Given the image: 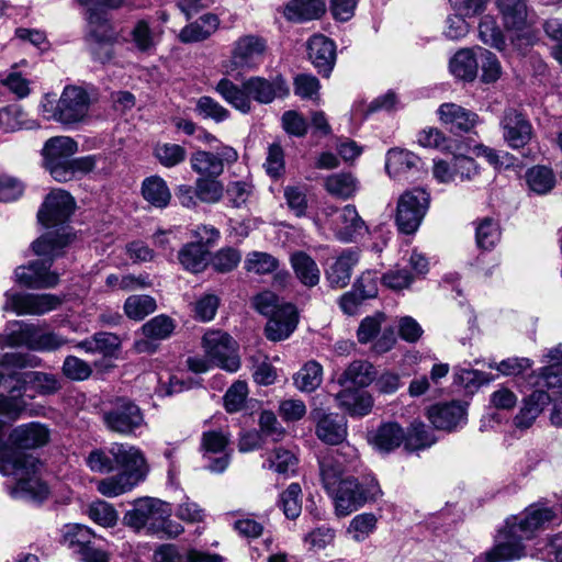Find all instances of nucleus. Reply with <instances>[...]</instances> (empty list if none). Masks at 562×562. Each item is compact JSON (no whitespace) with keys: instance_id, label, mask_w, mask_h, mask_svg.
<instances>
[{"instance_id":"37","label":"nucleus","mask_w":562,"mask_h":562,"mask_svg":"<svg viewBox=\"0 0 562 562\" xmlns=\"http://www.w3.org/2000/svg\"><path fill=\"white\" fill-rule=\"evenodd\" d=\"M93 531L80 524H68L63 529V542L68 548L83 555L92 549Z\"/></svg>"},{"instance_id":"44","label":"nucleus","mask_w":562,"mask_h":562,"mask_svg":"<svg viewBox=\"0 0 562 562\" xmlns=\"http://www.w3.org/2000/svg\"><path fill=\"white\" fill-rule=\"evenodd\" d=\"M325 188L329 194L347 200L357 192L358 180L348 172L334 173L326 178Z\"/></svg>"},{"instance_id":"25","label":"nucleus","mask_w":562,"mask_h":562,"mask_svg":"<svg viewBox=\"0 0 562 562\" xmlns=\"http://www.w3.org/2000/svg\"><path fill=\"white\" fill-rule=\"evenodd\" d=\"M40 366V359L30 353L8 352L0 358V387L9 393V389L15 384L12 376L18 373L15 369L35 368Z\"/></svg>"},{"instance_id":"40","label":"nucleus","mask_w":562,"mask_h":562,"mask_svg":"<svg viewBox=\"0 0 562 562\" xmlns=\"http://www.w3.org/2000/svg\"><path fill=\"white\" fill-rule=\"evenodd\" d=\"M324 11V0H291L284 9V15L290 21L303 22L319 18Z\"/></svg>"},{"instance_id":"23","label":"nucleus","mask_w":562,"mask_h":562,"mask_svg":"<svg viewBox=\"0 0 562 562\" xmlns=\"http://www.w3.org/2000/svg\"><path fill=\"white\" fill-rule=\"evenodd\" d=\"M308 57L318 72L328 76L336 60V46L324 35H313L307 43Z\"/></svg>"},{"instance_id":"20","label":"nucleus","mask_w":562,"mask_h":562,"mask_svg":"<svg viewBox=\"0 0 562 562\" xmlns=\"http://www.w3.org/2000/svg\"><path fill=\"white\" fill-rule=\"evenodd\" d=\"M501 124L504 138L512 148L524 147L531 139L532 127L517 110H506Z\"/></svg>"},{"instance_id":"1","label":"nucleus","mask_w":562,"mask_h":562,"mask_svg":"<svg viewBox=\"0 0 562 562\" xmlns=\"http://www.w3.org/2000/svg\"><path fill=\"white\" fill-rule=\"evenodd\" d=\"M74 210L75 200L67 191L56 189L47 194L37 217L48 231L32 243V249L36 256L63 254V249L72 239L66 223Z\"/></svg>"},{"instance_id":"22","label":"nucleus","mask_w":562,"mask_h":562,"mask_svg":"<svg viewBox=\"0 0 562 562\" xmlns=\"http://www.w3.org/2000/svg\"><path fill=\"white\" fill-rule=\"evenodd\" d=\"M229 442V435L222 430H210L205 431L202 436L201 447L206 454L222 453L220 457L212 459L207 469L214 473H222L226 470L229 464V454L225 452V449Z\"/></svg>"},{"instance_id":"11","label":"nucleus","mask_w":562,"mask_h":562,"mask_svg":"<svg viewBox=\"0 0 562 562\" xmlns=\"http://www.w3.org/2000/svg\"><path fill=\"white\" fill-rule=\"evenodd\" d=\"M238 159L235 148L223 145L216 153L196 150L191 155L190 165L194 172L204 178H217L224 171L225 166L234 164Z\"/></svg>"},{"instance_id":"30","label":"nucleus","mask_w":562,"mask_h":562,"mask_svg":"<svg viewBox=\"0 0 562 562\" xmlns=\"http://www.w3.org/2000/svg\"><path fill=\"white\" fill-rule=\"evenodd\" d=\"M359 258L353 250H345L326 270V279L330 286L341 289L348 285L352 268Z\"/></svg>"},{"instance_id":"61","label":"nucleus","mask_w":562,"mask_h":562,"mask_svg":"<svg viewBox=\"0 0 562 562\" xmlns=\"http://www.w3.org/2000/svg\"><path fill=\"white\" fill-rule=\"evenodd\" d=\"M175 329L173 321L166 315H158L142 326L143 335L151 340L168 338Z\"/></svg>"},{"instance_id":"39","label":"nucleus","mask_w":562,"mask_h":562,"mask_svg":"<svg viewBox=\"0 0 562 562\" xmlns=\"http://www.w3.org/2000/svg\"><path fill=\"white\" fill-rule=\"evenodd\" d=\"M215 91L228 104L241 113H249L251 111V101L248 98L244 85L238 87L229 79L223 78L216 83Z\"/></svg>"},{"instance_id":"52","label":"nucleus","mask_w":562,"mask_h":562,"mask_svg":"<svg viewBox=\"0 0 562 562\" xmlns=\"http://www.w3.org/2000/svg\"><path fill=\"white\" fill-rule=\"evenodd\" d=\"M105 284L112 290L132 292L149 288L151 282L148 274H115L111 273L105 279Z\"/></svg>"},{"instance_id":"28","label":"nucleus","mask_w":562,"mask_h":562,"mask_svg":"<svg viewBox=\"0 0 562 562\" xmlns=\"http://www.w3.org/2000/svg\"><path fill=\"white\" fill-rule=\"evenodd\" d=\"M507 31L522 32L528 29L526 0H496Z\"/></svg>"},{"instance_id":"21","label":"nucleus","mask_w":562,"mask_h":562,"mask_svg":"<svg viewBox=\"0 0 562 562\" xmlns=\"http://www.w3.org/2000/svg\"><path fill=\"white\" fill-rule=\"evenodd\" d=\"M550 402L551 397L546 391H533L522 400L518 413L513 418L514 427L520 431L529 429Z\"/></svg>"},{"instance_id":"32","label":"nucleus","mask_w":562,"mask_h":562,"mask_svg":"<svg viewBox=\"0 0 562 562\" xmlns=\"http://www.w3.org/2000/svg\"><path fill=\"white\" fill-rule=\"evenodd\" d=\"M450 72L458 79L472 81L479 70L477 46L458 50L449 63Z\"/></svg>"},{"instance_id":"29","label":"nucleus","mask_w":562,"mask_h":562,"mask_svg":"<svg viewBox=\"0 0 562 562\" xmlns=\"http://www.w3.org/2000/svg\"><path fill=\"white\" fill-rule=\"evenodd\" d=\"M220 26V19L214 13H205L182 27L178 38L182 43H196L209 38Z\"/></svg>"},{"instance_id":"14","label":"nucleus","mask_w":562,"mask_h":562,"mask_svg":"<svg viewBox=\"0 0 562 562\" xmlns=\"http://www.w3.org/2000/svg\"><path fill=\"white\" fill-rule=\"evenodd\" d=\"M524 540L517 532H512V528L505 522L503 529L496 537L495 546L481 554L477 560L483 562H508L520 559L525 555Z\"/></svg>"},{"instance_id":"16","label":"nucleus","mask_w":562,"mask_h":562,"mask_svg":"<svg viewBox=\"0 0 562 562\" xmlns=\"http://www.w3.org/2000/svg\"><path fill=\"white\" fill-rule=\"evenodd\" d=\"M429 422L440 430L452 431L467 424V407L458 401L432 405L428 412Z\"/></svg>"},{"instance_id":"31","label":"nucleus","mask_w":562,"mask_h":562,"mask_svg":"<svg viewBox=\"0 0 562 562\" xmlns=\"http://www.w3.org/2000/svg\"><path fill=\"white\" fill-rule=\"evenodd\" d=\"M336 400L338 405L353 417L368 415L373 406L372 396L368 392L350 387L339 392Z\"/></svg>"},{"instance_id":"48","label":"nucleus","mask_w":562,"mask_h":562,"mask_svg":"<svg viewBox=\"0 0 562 562\" xmlns=\"http://www.w3.org/2000/svg\"><path fill=\"white\" fill-rule=\"evenodd\" d=\"M434 432L422 422L411 424L408 431L405 432V449L416 451L429 448L436 442Z\"/></svg>"},{"instance_id":"10","label":"nucleus","mask_w":562,"mask_h":562,"mask_svg":"<svg viewBox=\"0 0 562 562\" xmlns=\"http://www.w3.org/2000/svg\"><path fill=\"white\" fill-rule=\"evenodd\" d=\"M29 262L26 266H20L14 270L15 282L30 289H52L59 282V274L52 271L50 267L57 256H42Z\"/></svg>"},{"instance_id":"64","label":"nucleus","mask_w":562,"mask_h":562,"mask_svg":"<svg viewBox=\"0 0 562 562\" xmlns=\"http://www.w3.org/2000/svg\"><path fill=\"white\" fill-rule=\"evenodd\" d=\"M224 187L215 178L201 177L195 182V195L202 202L216 203L222 199Z\"/></svg>"},{"instance_id":"7","label":"nucleus","mask_w":562,"mask_h":562,"mask_svg":"<svg viewBox=\"0 0 562 562\" xmlns=\"http://www.w3.org/2000/svg\"><path fill=\"white\" fill-rule=\"evenodd\" d=\"M202 342L205 355L217 367L228 372L240 368L237 344L227 333L210 330L204 334Z\"/></svg>"},{"instance_id":"2","label":"nucleus","mask_w":562,"mask_h":562,"mask_svg":"<svg viewBox=\"0 0 562 562\" xmlns=\"http://www.w3.org/2000/svg\"><path fill=\"white\" fill-rule=\"evenodd\" d=\"M319 227H328L336 239L342 243H355L368 233L366 222L352 204L344 207L324 206L315 220Z\"/></svg>"},{"instance_id":"38","label":"nucleus","mask_w":562,"mask_h":562,"mask_svg":"<svg viewBox=\"0 0 562 562\" xmlns=\"http://www.w3.org/2000/svg\"><path fill=\"white\" fill-rule=\"evenodd\" d=\"M420 159L414 153L393 148L386 154L385 170L390 177L396 178L411 170L417 169Z\"/></svg>"},{"instance_id":"13","label":"nucleus","mask_w":562,"mask_h":562,"mask_svg":"<svg viewBox=\"0 0 562 562\" xmlns=\"http://www.w3.org/2000/svg\"><path fill=\"white\" fill-rule=\"evenodd\" d=\"M90 97L77 86H67L59 97V123L71 125L82 122L89 113Z\"/></svg>"},{"instance_id":"45","label":"nucleus","mask_w":562,"mask_h":562,"mask_svg":"<svg viewBox=\"0 0 562 562\" xmlns=\"http://www.w3.org/2000/svg\"><path fill=\"white\" fill-rule=\"evenodd\" d=\"M479 37L495 49L503 50L506 46L505 36L494 15L485 14L479 23Z\"/></svg>"},{"instance_id":"51","label":"nucleus","mask_w":562,"mask_h":562,"mask_svg":"<svg viewBox=\"0 0 562 562\" xmlns=\"http://www.w3.org/2000/svg\"><path fill=\"white\" fill-rule=\"evenodd\" d=\"M13 327L8 334L0 335L1 347H20L25 346L32 349V344L35 335V325L14 323Z\"/></svg>"},{"instance_id":"46","label":"nucleus","mask_w":562,"mask_h":562,"mask_svg":"<svg viewBox=\"0 0 562 562\" xmlns=\"http://www.w3.org/2000/svg\"><path fill=\"white\" fill-rule=\"evenodd\" d=\"M338 458L326 456L318 461L321 480L329 495L334 493L341 481H345V479H342V474L346 469L342 468L341 464H338Z\"/></svg>"},{"instance_id":"6","label":"nucleus","mask_w":562,"mask_h":562,"mask_svg":"<svg viewBox=\"0 0 562 562\" xmlns=\"http://www.w3.org/2000/svg\"><path fill=\"white\" fill-rule=\"evenodd\" d=\"M429 206V193L420 188L405 191L397 201L395 222L404 234L415 233Z\"/></svg>"},{"instance_id":"62","label":"nucleus","mask_w":562,"mask_h":562,"mask_svg":"<svg viewBox=\"0 0 562 562\" xmlns=\"http://www.w3.org/2000/svg\"><path fill=\"white\" fill-rule=\"evenodd\" d=\"M195 112L203 119H211L216 123L224 122L229 117V111L207 95L196 100Z\"/></svg>"},{"instance_id":"34","label":"nucleus","mask_w":562,"mask_h":562,"mask_svg":"<svg viewBox=\"0 0 562 562\" xmlns=\"http://www.w3.org/2000/svg\"><path fill=\"white\" fill-rule=\"evenodd\" d=\"M370 442L380 452L389 453L405 445V431L397 423H385L372 434Z\"/></svg>"},{"instance_id":"26","label":"nucleus","mask_w":562,"mask_h":562,"mask_svg":"<svg viewBox=\"0 0 562 562\" xmlns=\"http://www.w3.org/2000/svg\"><path fill=\"white\" fill-rule=\"evenodd\" d=\"M439 120L451 132H469L477 123V115L456 103H443L438 109Z\"/></svg>"},{"instance_id":"8","label":"nucleus","mask_w":562,"mask_h":562,"mask_svg":"<svg viewBox=\"0 0 562 562\" xmlns=\"http://www.w3.org/2000/svg\"><path fill=\"white\" fill-rule=\"evenodd\" d=\"M3 311H12L18 315H43L56 310L61 299L55 294L21 293L7 291L4 293Z\"/></svg>"},{"instance_id":"24","label":"nucleus","mask_w":562,"mask_h":562,"mask_svg":"<svg viewBox=\"0 0 562 562\" xmlns=\"http://www.w3.org/2000/svg\"><path fill=\"white\" fill-rule=\"evenodd\" d=\"M316 436L328 445H339L347 436V423L344 417L335 414L315 413Z\"/></svg>"},{"instance_id":"56","label":"nucleus","mask_w":562,"mask_h":562,"mask_svg":"<svg viewBox=\"0 0 562 562\" xmlns=\"http://www.w3.org/2000/svg\"><path fill=\"white\" fill-rule=\"evenodd\" d=\"M267 462L268 469L273 470L274 472L282 475L294 473L297 465V459L295 454L292 451L282 448L274 449L269 454ZM263 467L266 468V464H263Z\"/></svg>"},{"instance_id":"33","label":"nucleus","mask_w":562,"mask_h":562,"mask_svg":"<svg viewBox=\"0 0 562 562\" xmlns=\"http://www.w3.org/2000/svg\"><path fill=\"white\" fill-rule=\"evenodd\" d=\"M290 265L296 279L307 288H314L321 279V271L316 261L305 251L297 250L291 254Z\"/></svg>"},{"instance_id":"60","label":"nucleus","mask_w":562,"mask_h":562,"mask_svg":"<svg viewBox=\"0 0 562 562\" xmlns=\"http://www.w3.org/2000/svg\"><path fill=\"white\" fill-rule=\"evenodd\" d=\"M91 520L102 527H113L117 522V512L110 503L98 499L92 502L87 510Z\"/></svg>"},{"instance_id":"55","label":"nucleus","mask_w":562,"mask_h":562,"mask_svg":"<svg viewBox=\"0 0 562 562\" xmlns=\"http://www.w3.org/2000/svg\"><path fill=\"white\" fill-rule=\"evenodd\" d=\"M156 159L166 168H172L187 158V150L183 146L172 143H158L154 148Z\"/></svg>"},{"instance_id":"19","label":"nucleus","mask_w":562,"mask_h":562,"mask_svg":"<svg viewBox=\"0 0 562 562\" xmlns=\"http://www.w3.org/2000/svg\"><path fill=\"white\" fill-rule=\"evenodd\" d=\"M244 87L249 100L258 103L268 104L276 98H282L289 93L285 81L281 77L268 80L262 77H251L244 81Z\"/></svg>"},{"instance_id":"12","label":"nucleus","mask_w":562,"mask_h":562,"mask_svg":"<svg viewBox=\"0 0 562 562\" xmlns=\"http://www.w3.org/2000/svg\"><path fill=\"white\" fill-rule=\"evenodd\" d=\"M555 516L552 508L532 504L520 515L507 518L506 524L512 528V532H517L525 541L533 538L536 532L543 529Z\"/></svg>"},{"instance_id":"63","label":"nucleus","mask_w":562,"mask_h":562,"mask_svg":"<svg viewBox=\"0 0 562 562\" xmlns=\"http://www.w3.org/2000/svg\"><path fill=\"white\" fill-rule=\"evenodd\" d=\"M61 372L67 379L79 382L88 380L93 370L87 361L76 356H67L63 362Z\"/></svg>"},{"instance_id":"54","label":"nucleus","mask_w":562,"mask_h":562,"mask_svg":"<svg viewBox=\"0 0 562 562\" xmlns=\"http://www.w3.org/2000/svg\"><path fill=\"white\" fill-rule=\"evenodd\" d=\"M244 268L250 273L268 274L279 268V260L268 252L251 251L244 261Z\"/></svg>"},{"instance_id":"57","label":"nucleus","mask_w":562,"mask_h":562,"mask_svg":"<svg viewBox=\"0 0 562 562\" xmlns=\"http://www.w3.org/2000/svg\"><path fill=\"white\" fill-rule=\"evenodd\" d=\"M302 488L299 483H291L280 495L279 506L289 519H296L302 510Z\"/></svg>"},{"instance_id":"43","label":"nucleus","mask_w":562,"mask_h":562,"mask_svg":"<svg viewBox=\"0 0 562 562\" xmlns=\"http://www.w3.org/2000/svg\"><path fill=\"white\" fill-rule=\"evenodd\" d=\"M142 193L148 203L159 209L166 207L171 199L166 181L158 176H151L143 181Z\"/></svg>"},{"instance_id":"41","label":"nucleus","mask_w":562,"mask_h":562,"mask_svg":"<svg viewBox=\"0 0 562 562\" xmlns=\"http://www.w3.org/2000/svg\"><path fill=\"white\" fill-rule=\"evenodd\" d=\"M78 150V144L69 136L49 138L43 147L44 164L70 159Z\"/></svg>"},{"instance_id":"42","label":"nucleus","mask_w":562,"mask_h":562,"mask_svg":"<svg viewBox=\"0 0 562 562\" xmlns=\"http://www.w3.org/2000/svg\"><path fill=\"white\" fill-rule=\"evenodd\" d=\"M210 250L199 243H189L179 251L178 259L182 267L198 273L205 269L209 262Z\"/></svg>"},{"instance_id":"50","label":"nucleus","mask_w":562,"mask_h":562,"mask_svg":"<svg viewBox=\"0 0 562 562\" xmlns=\"http://www.w3.org/2000/svg\"><path fill=\"white\" fill-rule=\"evenodd\" d=\"M157 304L149 295H130L123 305L125 315L133 321H142L156 311Z\"/></svg>"},{"instance_id":"35","label":"nucleus","mask_w":562,"mask_h":562,"mask_svg":"<svg viewBox=\"0 0 562 562\" xmlns=\"http://www.w3.org/2000/svg\"><path fill=\"white\" fill-rule=\"evenodd\" d=\"M154 562H222L218 554H209L196 550H190L182 555L173 544L159 546L153 555Z\"/></svg>"},{"instance_id":"36","label":"nucleus","mask_w":562,"mask_h":562,"mask_svg":"<svg viewBox=\"0 0 562 562\" xmlns=\"http://www.w3.org/2000/svg\"><path fill=\"white\" fill-rule=\"evenodd\" d=\"M375 378V370L372 363L366 360L352 361L338 379L341 386L366 387Z\"/></svg>"},{"instance_id":"59","label":"nucleus","mask_w":562,"mask_h":562,"mask_svg":"<svg viewBox=\"0 0 562 562\" xmlns=\"http://www.w3.org/2000/svg\"><path fill=\"white\" fill-rule=\"evenodd\" d=\"M378 519L374 514L363 513L357 515L350 521L348 533L357 542H362L369 538L376 529Z\"/></svg>"},{"instance_id":"15","label":"nucleus","mask_w":562,"mask_h":562,"mask_svg":"<svg viewBox=\"0 0 562 562\" xmlns=\"http://www.w3.org/2000/svg\"><path fill=\"white\" fill-rule=\"evenodd\" d=\"M265 49L266 43L258 36L245 35L238 38L232 49V70L255 68L261 63Z\"/></svg>"},{"instance_id":"9","label":"nucleus","mask_w":562,"mask_h":562,"mask_svg":"<svg viewBox=\"0 0 562 562\" xmlns=\"http://www.w3.org/2000/svg\"><path fill=\"white\" fill-rule=\"evenodd\" d=\"M171 508L168 503L157 498L146 497L138 499L134 507L124 515V524L136 530L147 528L156 531L158 521L170 516Z\"/></svg>"},{"instance_id":"49","label":"nucleus","mask_w":562,"mask_h":562,"mask_svg":"<svg viewBox=\"0 0 562 562\" xmlns=\"http://www.w3.org/2000/svg\"><path fill=\"white\" fill-rule=\"evenodd\" d=\"M323 381V367L314 360L306 362L294 375L295 386L303 392L316 390Z\"/></svg>"},{"instance_id":"18","label":"nucleus","mask_w":562,"mask_h":562,"mask_svg":"<svg viewBox=\"0 0 562 562\" xmlns=\"http://www.w3.org/2000/svg\"><path fill=\"white\" fill-rule=\"evenodd\" d=\"M297 323L296 307L290 303H282L279 312L269 317L265 328L266 336L271 341L284 340L295 330Z\"/></svg>"},{"instance_id":"53","label":"nucleus","mask_w":562,"mask_h":562,"mask_svg":"<svg viewBox=\"0 0 562 562\" xmlns=\"http://www.w3.org/2000/svg\"><path fill=\"white\" fill-rule=\"evenodd\" d=\"M527 183L537 194H546L550 192L555 184L553 171L544 166H536L530 168L526 175Z\"/></svg>"},{"instance_id":"17","label":"nucleus","mask_w":562,"mask_h":562,"mask_svg":"<svg viewBox=\"0 0 562 562\" xmlns=\"http://www.w3.org/2000/svg\"><path fill=\"white\" fill-rule=\"evenodd\" d=\"M144 475L145 467L122 468L119 474L100 480L97 491L105 497H116L132 491Z\"/></svg>"},{"instance_id":"27","label":"nucleus","mask_w":562,"mask_h":562,"mask_svg":"<svg viewBox=\"0 0 562 562\" xmlns=\"http://www.w3.org/2000/svg\"><path fill=\"white\" fill-rule=\"evenodd\" d=\"M86 20L88 23L86 41L117 42V33L104 10L88 9Z\"/></svg>"},{"instance_id":"4","label":"nucleus","mask_w":562,"mask_h":562,"mask_svg":"<svg viewBox=\"0 0 562 562\" xmlns=\"http://www.w3.org/2000/svg\"><path fill=\"white\" fill-rule=\"evenodd\" d=\"M87 465L92 472L110 473L116 468L145 467V458L139 449L124 443L92 450L87 457Z\"/></svg>"},{"instance_id":"5","label":"nucleus","mask_w":562,"mask_h":562,"mask_svg":"<svg viewBox=\"0 0 562 562\" xmlns=\"http://www.w3.org/2000/svg\"><path fill=\"white\" fill-rule=\"evenodd\" d=\"M381 494L375 479L359 483L356 479L346 477L330 496L334 498L336 514L348 516L367 502L375 501Z\"/></svg>"},{"instance_id":"47","label":"nucleus","mask_w":562,"mask_h":562,"mask_svg":"<svg viewBox=\"0 0 562 562\" xmlns=\"http://www.w3.org/2000/svg\"><path fill=\"white\" fill-rule=\"evenodd\" d=\"M130 35L134 47L140 53L153 52L160 40L146 20L137 21Z\"/></svg>"},{"instance_id":"3","label":"nucleus","mask_w":562,"mask_h":562,"mask_svg":"<svg viewBox=\"0 0 562 562\" xmlns=\"http://www.w3.org/2000/svg\"><path fill=\"white\" fill-rule=\"evenodd\" d=\"M102 420L109 431L121 436L136 435L146 426L144 412L126 396L111 400L102 411Z\"/></svg>"},{"instance_id":"58","label":"nucleus","mask_w":562,"mask_h":562,"mask_svg":"<svg viewBox=\"0 0 562 562\" xmlns=\"http://www.w3.org/2000/svg\"><path fill=\"white\" fill-rule=\"evenodd\" d=\"M476 244L482 249H492L501 238L498 224L490 217L481 220L475 228Z\"/></svg>"}]
</instances>
